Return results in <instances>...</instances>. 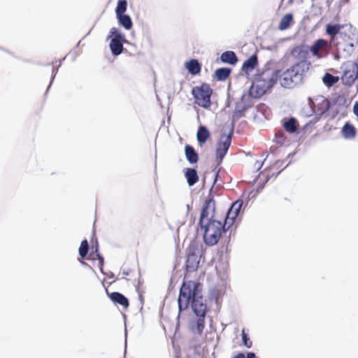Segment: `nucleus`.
Returning a JSON list of instances; mask_svg holds the SVG:
<instances>
[{"label": "nucleus", "instance_id": "14", "mask_svg": "<svg viewBox=\"0 0 358 358\" xmlns=\"http://www.w3.org/2000/svg\"><path fill=\"white\" fill-rule=\"evenodd\" d=\"M344 25L340 24H327L326 25V33L330 36V44H333L334 45H337L335 43L336 36L338 34L342 35L343 33L341 29L343 28Z\"/></svg>", "mask_w": 358, "mask_h": 358}, {"label": "nucleus", "instance_id": "22", "mask_svg": "<svg viewBox=\"0 0 358 358\" xmlns=\"http://www.w3.org/2000/svg\"><path fill=\"white\" fill-rule=\"evenodd\" d=\"M185 152L187 159L189 163L195 164L198 162V154L191 145H187L185 148Z\"/></svg>", "mask_w": 358, "mask_h": 358}, {"label": "nucleus", "instance_id": "29", "mask_svg": "<svg viewBox=\"0 0 358 358\" xmlns=\"http://www.w3.org/2000/svg\"><path fill=\"white\" fill-rule=\"evenodd\" d=\"M342 131L343 134H355L356 133L355 128L349 123L345 124Z\"/></svg>", "mask_w": 358, "mask_h": 358}, {"label": "nucleus", "instance_id": "9", "mask_svg": "<svg viewBox=\"0 0 358 358\" xmlns=\"http://www.w3.org/2000/svg\"><path fill=\"white\" fill-rule=\"evenodd\" d=\"M313 111L317 115H322L330 108L329 100L323 95H317L308 99Z\"/></svg>", "mask_w": 358, "mask_h": 358}, {"label": "nucleus", "instance_id": "4", "mask_svg": "<svg viewBox=\"0 0 358 358\" xmlns=\"http://www.w3.org/2000/svg\"><path fill=\"white\" fill-rule=\"evenodd\" d=\"M191 92L195 104L206 109L210 107L213 90L209 84L203 83L200 85L195 86L192 89Z\"/></svg>", "mask_w": 358, "mask_h": 358}, {"label": "nucleus", "instance_id": "28", "mask_svg": "<svg viewBox=\"0 0 358 358\" xmlns=\"http://www.w3.org/2000/svg\"><path fill=\"white\" fill-rule=\"evenodd\" d=\"M89 250V244L87 240L82 241L79 248V255L83 259L85 258Z\"/></svg>", "mask_w": 358, "mask_h": 358}, {"label": "nucleus", "instance_id": "10", "mask_svg": "<svg viewBox=\"0 0 358 358\" xmlns=\"http://www.w3.org/2000/svg\"><path fill=\"white\" fill-rule=\"evenodd\" d=\"M214 212L215 201L213 196L210 194L208 198L205 201L203 205L199 219V224H203L208 222V220H215L214 217Z\"/></svg>", "mask_w": 358, "mask_h": 358}, {"label": "nucleus", "instance_id": "35", "mask_svg": "<svg viewBox=\"0 0 358 358\" xmlns=\"http://www.w3.org/2000/svg\"><path fill=\"white\" fill-rule=\"evenodd\" d=\"M247 358H257V357H256V355H255V353H253V352H249V353H248V355H247Z\"/></svg>", "mask_w": 358, "mask_h": 358}, {"label": "nucleus", "instance_id": "36", "mask_svg": "<svg viewBox=\"0 0 358 358\" xmlns=\"http://www.w3.org/2000/svg\"><path fill=\"white\" fill-rule=\"evenodd\" d=\"M192 257H194V255H189H189H188V258H187V262H189Z\"/></svg>", "mask_w": 358, "mask_h": 358}, {"label": "nucleus", "instance_id": "18", "mask_svg": "<svg viewBox=\"0 0 358 358\" xmlns=\"http://www.w3.org/2000/svg\"><path fill=\"white\" fill-rule=\"evenodd\" d=\"M185 66L187 69L188 72L194 76L199 74L201 70V64L195 59H192L185 62Z\"/></svg>", "mask_w": 358, "mask_h": 358}, {"label": "nucleus", "instance_id": "2", "mask_svg": "<svg viewBox=\"0 0 358 358\" xmlns=\"http://www.w3.org/2000/svg\"><path fill=\"white\" fill-rule=\"evenodd\" d=\"M278 73L275 70L266 69L257 75L250 88V94L254 98H259L275 85Z\"/></svg>", "mask_w": 358, "mask_h": 358}, {"label": "nucleus", "instance_id": "5", "mask_svg": "<svg viewBox=\"0 0 358 358\" xmlns=\"http://www.w3.org/2000/svg\"><path fill=\"white\" fill-rule=\"evenodd\" d=\"M341 80L343 85L351 86L358 78V65L353 61H347L341 66Z\"/></svg>", "mask_w": 358, "mask_h": 358}, {"label": "nucleus", "instance_id": "12", "mask_svg": "<svg viewBox=\"0 0 358 358\" xmlns=\"http://www.w3.org/2000/svg\"><path fill=\"white\" fill-rule=\"evenodd\" d=\"M328 47V41L324 39L320 38L315 41L313 45L310 48V51L313 56L320 59L326 55Z\"/></svg>", "mask_w": 358, "mask_h": 358}, {"label": "nucleus", "instance_id": "30", "mask_svg": "<svg viewBox=\"0 0 358 358\" xmlns=\"http://www.w3.org/2000/svg\"><path fill=\"white\" fill-rule=\"evenodd\" d=\"M242 338H243V343L244 345L248 348H251L252 343L244 330L242 331Z\"/></svg>", "mask_w": 358, "mask_h": 358}, {"label": "nucleus", "instance_id": "23", "mask_svg": "<svg viewBox=\"0 0 358 358\" xmlns=\"http://www.w3.org/2000/svg\"><path fill=\"white\" fill-rule=\"evenodd\" d=\"M119 23L124 28L129 30L132 27L133 23L131 17L127 15H120L117 16Z\"/></svg>", "mask_w": 358, "mask_h": 358}, {"label": "nucleus", "instance_id": "11", "mask_svg": "<svg viewBox=\"0 0 358 358\" xmlns=\"http://www.w3.org/2000/svg\"><path fill=\"white\" fill-rule=\"evenodd\" d=\"M241 206L242 201H236L229 208L224 222V224L228 229H229L234 224L235 220L240 212Z\"/></svg>", "mask_w": 358, "mask_h": 358}, {"label": "nucleus", "instance_id": "26", "mask_svg": "<svg viewBox=\"0 0 358 358\" xmlns=\"http://www.w3.org/2000/svg\"><path fill=\"white\" fill-rule=\"evenodd\" d=\"M231 70L228 68H220L217 69L215 75L218 80H225L230 75Z\"/></svg>", "mask_w": 358, "mask_h": 358}, {"label": "nucleus", "instance_id": "33", "mask_svg": "<svg viewBox=\"0 0 358 358\" xmlns=\"http://www.w3.org/2000/svg\"><path fill=\"white\" fill-rule=\"evenodd\" d=\"M196 134H209V132L205 126L201 125L199 127Z\"/></svg>", "mask_w": 358, "mask_h": 358}, {"label": "nucleus", "instance_id": "21", "mask_svg": "<svg viewBox=\"0 0 358 358\" xmlns=\"http://www.w3.org/2000/svg\"><path fill=\"white\" fill-rule=\"evenodd\" d=\"M220 59L223 63L234 65L238 62V58L233 51H226L220 56Z\"/></svg>", "mask_w": 358, "mask_h": 358}, {"label": "nucleus", "instance_id": "34", "mask_svg": "<svg viewBox=\"0 0 358 358\" xmlns=\"http://www.w3.org/2000/svg\"><path fill=\"white\" fill-rule=\"evenodd\" d=\"M210 136H197V138L200 144L204 143Z\"/></svg>", "mask_w": 358, "mask_h": 358}, {"label": "nucleus", "instance_id": "32", "mask_svg": "<svg viewBox=\"0 0 358 358\" xmlns=\"http://www.w3.org/2000/svg\"><path fill=\"white\" fill-rule=\"evenodd\" d=\"M96 256H97V259L99 260V265L100 271L101 273H103V262H104L103 257L99 253H97Z\"/></svg>", "mask_w": 358, "mask_h": 358}, {"label": "nucleus", "instance_id": "8", "mask_svg": "<svg viewBox=\"0 0 358 358\" xmlns=\"http://www.w3.org/2000/svg\"><path fill=\"white\" fill-rule=\"evenodd\" d=\"M275 71L278 73V80L283 87L292 88L297 81H300L291 66L282 72L280 70Z\"/></svg>", "mask_w": 358, "mask_h": 358}, {"label": "nucleus", "instance_id": "16", "mask_svg": "<svg viewBox=\"0 0 358 358\" xmlns=\"http://www.w3.org/2000/svg\"><path fill=\"white\" fill-rule=\"evenodd\" d=\"M308 48L303 45L294 47L291 51V55L299 61L308 60Z\"/></svg>", "mask_w": 358, "mask_h": 358}, {"label": "nucleus", "instance_id": "37", "mask_svg": "<svg viewBox=\"0 0 358 358\" xmlns=\"http://www.w3.org/2000/svg\"><path fill=\"white\" fill-rule=\"evenodd\" d=\"M96 252H98V245L96 244V250H95Z\"/></svg>", "mask_w": 358, "mask_h": 358}, {"label": "nucleus", "instance_id": "38", "mask_svg": "<svg viewBox=\"0 0 358 358\" xmlns=\"http://www.w3.org/2000/svg\"><path fill=\"white\" fill-rule=\"evenodd\" d=\"M355 136L354 135H352V136H345V137H354Z\"/></svg>", "mask_w": 358, "mask_h": 358}, {"label": "nucleus", "instance_id": "3", "mask_svg": "<svg viewBox=\"0 0 358 358\" xmlns=\"http://www.w3.org/2000/svg\"><path fill=\"white\" fill-rule=\"evenodd\" d=\"M200 226L204 231L203 241L205 243L210 246L216 245L220 239L222 234L229 230L224 224L216 220H208Z\"/></svg>", "mask_w": 358, "mask_h": 358}, {"label": "nucleus", "instance_id": "25", "mask_svg": "<svg viewBox=\"0 0 358 358\" xmlns=\"http://www.w3.org/2000/svg\"><path fill=\"white\" fill-rule=\"evenodd\" d=\"M339 78L334 76L329 73H326L322 78V81L328 87H332L334 84L338 83Z\"/></svg>", "mask_w": 358, "mask_h": 358}, {"label": "nucleus", "instance_id": "27", "mask_svg": "<svg viewBox=\"0 0 358 358\" xmlns=\"http://www.w3.org/2000/svg\"><path fill=\"white\" fill-rule=\"evenodd\" d=\"M127 8V2L126 0H119L115 8L116 16L124 15Z\"/></svg>", "mask_w": 358, "mask_h": 358}, {"label": "nucleus", "instance_id": "24", "mask_svg": "<svg viewBox=\"0 0 358 358\" xmlns=\"http://www.w3.org/2000/svg\"><path fill=\"white\" fill-rule=\"evenodd\" d=\"M292 15L290 13L285 15L278 25V29L280 30H285L289 27L292 22Z\"/></svg>", "mask_w": 358, "mask_h": 358}, {"label": "nucleus", "instance_id": "6", "mask_svg": "<svg viewBox=\"0 0 358 358\" xmlns=\"http://www.w3.org/2000/svg\"><path fill=\"white\" fill-rule=\"evenodd\" d=\"M313 126L314 124L308 122L302 127H300V124L298 120L292 117H284L282 120V127H283L285 131L289 134L299 133L300 131L303 133H311L313 131L311 128H313Z\"/></svg>", "mask_w": 358, "mask_h": 358}, {"label": "nucleus", "instance_id": "7", "mask_svg": "<svg viewBox=\"0 0 358 358\" xmlns=\"http://www.w3.org/2000/svg\"><path fill=\"white\" fill-rule=\"evenodd\" d=\"M231 143V136H221L215 149V161L220 165L225 157Z\"/></svg>", "mask_w": 358, "mask_h": 358}, {"label": "nucleus", "instance_id": "1", "mask_svg": "<svg viewBox=\"0 0 358 358\" xmlns=\"http://www.w3.org/2000/svg\"><path fill=\"white\" fill-rule=\"evenodd\" d=\"M202 287L199 282L187 280L183 282L179 292L178 303L179 313L187 310L191 306L196 319L192 320L190 330L201 336L206 324L207 305L201 294Z\"/></svg>", "mask_w": 358, "mask_h": 358}, {"label": "nucleus", "instance_id": "19", "mask_svg": "<svg viewBox=\"0 0 358 358\" xmlns=\"http://www.w3.org/2000/svg\"><path fill=\"white\" fill-rule=\"evenodd\" d=\"M185 176L189 186H193L199 181V176L194 169L187 168L185 171Z\"/></svg>", "mask_w": 358, "mask_h": 358}, {"label": "nucleus", "instance_id": "31", "mask_svg": "<svg viewBox=\"0 0 358 358\" xmlns=\"http://www.w3.org/2000/svg\"><path fill=\"white\" fill-rule=\"evenodd\" d=\"M273 141L280 144V145H283L286 142V136H275V139Z\"/></svg>", "mask_w": 358, "mask_h": 358}, {"label": "nucleus", "instance_id": "13", "mask_svg": "<svg viewBox=\"0 0 358 358\" xmlns=\"http://www.w3.org/2000/svg\"><path fill=\"white\" fill-rule=\"evenodd\" d=\"M309 60L298 61L291 66L299 80H301L311 67Z\"/></svg>", "mask_w": 358, "mask_h": 358}, {"label": "nucleus", "instance_id": "17", "mask_svg": "<svg viewBox=\"0 0 358 358\" xmlns=\"http://www.w3.org/2000/svg\"><path fill=\"white\" fill-rule=\"evenodd\" d=\"M106 292L110 299L115 303L122 306L124 308H127L129 306V300L121 293L114 292L110 294L108 293V289Z\"/></svg>", "mask_w": 358, "mask_h": 358}, {"label": "nucleus", "instance_id": "20", "mask_svg": "<svg viewBox=\"0 0 358 358\" xmlns=\"http://www.w3.org/2000/svg\"><path fill=\"white\" fill-rule=\"evenodd\" d=\"M257 57L256 55H252L243 62L242 70L245 72L252 71L257 66Z\"/></svg>", "mask_w": 358, "mask_h": 358}, {"label": "nucleus", "instance_id": "39", "mask_svg": "<svg viewBox=\"0 0 358 358\" xmlns=\"http://www.w3.org/2000/svg\"><path fill=\"white\" fill-rule=\"evenodd\" d=\"M113 30H114V31H111L112 34L115 33V29H113Z\"/></svg>", "mask_w": 358, "mask_h": 358}, {"label": "nucleus", "instance_id": "15", "mask_svg": "<svg viewBox=\"0 0 358 358\" xmlns=\"http://www.w3.org/2000/svg\"><path fill=\"white\" fill-rule=\"evenodd\" d=\"M122 36L119 33H115V37L113 38L110 43V48L114 55H119L122 52L123 44L121 41Z\"/></svg>", "mask_w": 358, "mask_h": 358}]
</instances>
